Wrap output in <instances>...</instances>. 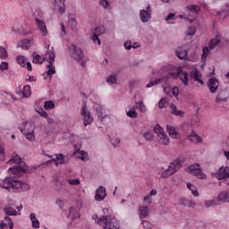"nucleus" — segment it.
Here are the masks:
<instances>
[{
    "label": "nucleus",
    "instance_id": "9",
    "mask_svg": "<svg viewBox=\"0 0 229 229\" xmlns=\"http://www.w3.org/2000/svg\"><path fill=\"white\" fill-rule=\"evenodd\" d=\"M140 17L141 22H148L151 19V5L148 4L146 9H142L140 12Z\"/></svg>",
    "mask_w": 229,
    "mask_h": 229
},
{
    "label": "nucleus",
    "instance_id": "64",
    "mask_svg": "<svg viewBox=\"0 0 229 229\" xmlns=\"http://www.w3.org/2000/svg\"><path fill=\"white\" fill-rule=\"evenodd\" d=\"M55 204L57 205V207L59 208H64V200L58 199V200H56Z\"/></svg>",
    "mask_w": 229,
    "mask_h": 229
},
{
    "label": "nucleus",
    "instance_id": "47",
    "mask_svg": "<svg viewBox=\"0 0 229 229\" xmlns=\"http://www.w3.org/2000/svg\"><path fill=\"white\" fill-rule=\"evenodd\" d=\"M16 62L19 64V65H21V67H25L26 66V60L24 59V56L22 55H19L16 58Z\"/></svg>",
    "mask_w": 229,
    "mask_h": 229
},
{
    "label": "nucleus",
    "instance_id": "42",
    "mask_svg": "<svg viewBox=\"0 0 229 229\" xmlns=\"http://www.w3.org/2000/svg\"><path fill=\"white\" fill-rule=\"evenodd\" d=\"M107 83H109V85H115V83H117V76L116 75H109L106 79Z\"/></svg>",
    "mask_w": 229,
    "mask_h": 229
},
{
    "label": "nucleus",
    "instance_id": "5",
    "mask_svg": "<svg viewBox=\"0 0 229 229\" xmlns=\"http://www.w3.org/2000/svg\"><path fill=\"white\" fill-rule=\"evenodd\" d=\"M187 173H190V174H192L193 176H196V178H199V180H207V174L201 171V168H199V164H194L190 165L186 169Z\"/></svg>",
    "mask_w": 229,
    "mask_h": 229
},
{
    "label": "nucleus",
    "instance_id": "57",
    "mask_svg": "<svg viewBox=\"0 0 229 229\" xmlns=\"http://www.w3.org/2000/svg\"><path fill=\"white\" fill-rule=\"evenodd\" d=\"M136 105L139 106L140 112H146V106H144V102L143 101L136 102Z\"/></svg>",
    "mask_w": 229,
    "mask_h": 229
},
{
    "label": "nucleus",
    "instance_id": "26",
    "mask_svg": "<svg viewBox=\"0 0 229 229\" xmlns=\"http://www.w3.org/2000/svg\"><path fill=\"white\" fill-rule=\"evenodd\" d=\"M188 139L191 140V142H193L194 144H199V142H203V139L199 137L196 132H192L188 136Z\"/></svg>",
    "mask_w": 229,
    "mask_h": 229
},
{
    "label": "nucleus",
    "instance_id": "46",
    "mask_svg": "<svg viewBox=\"0 0 229 229\" xmlns=\"http://www.w3.org/2000/svg\"><path fill=\"white\" fill-rule=\"evenodd\" d=\"M141 225L144 229H153L155 226V225H153V224H151V222H149L148 220H142Z\"/></svg>",
    "mask_w": 229,
    "mask_h": 229
},
{
    "label": "nucleus",
    "instance_id": "43",
    "mask_svg": "<svg viewBox=\"0 0 229 229\" xmlns=\"http://www.w3.org/2000/svg\"><path fill=\"white\" fill-rule=\"evenodd\" d=\"M44 108H45V110H53L55 108V103L51 100L45 101Z\"/></svg>",
    "mask_w": 229,
    "mask_h": 229
},
{
    "label": "nucleus",
    "instance_id": "34",
    "mask_svg": "<svg viewBox=\"0 0 229 229\" xmlns=\"http://www.w3.org/2000/svg\"><path fill=\"white\" fill-rule=\"evenodd\" d=\"M47 67L48 69L47 74L51 80V78H53V74H56V70L55 69V65H53V64H49L48 65H47Z\"/></svg>",
    "mask_w": 229,
    "mask_h": 229
},
{
    "label": "nucleus",
    "instance_id": "2",
    "mask_svg": "<svg viewBox=\"0 0 229 229\" xmlns=\"http://www.w3.org/2000/svg\"><path fill=\"white\" fill-rule=\"evenodd\" d=\"M8 164H17L13 167L9 168V174H14V176L21 177L26 171H28V165L25 162H21V158L17 153H13L12 158L8 161Z\"/></svg>",
    "mask_w": 229,
    "mask_h": 229
},
{
    "label": "nucleus",
    "instance_id": "4",
    "mask_svg": "<svg viewBox=\"0 0 229 229\" xmlns=\"http://www.w3.org/2000/svg\"><path fill=\"white\" fill-rule=\"evenodd\" d=\"M67 49L70 51L72 58H74L80 65L85 67V54H83V50L74 44L68 46Z\"/></svg>",
    "mask_w": 229,
    "mask_h": 229
},
{
    "label": "nucleus",
    "instance_id": "59",
    "mask_svg": "<svg viewBox=\"0 0 229 229\" xmlns=\"http://www.w3.org/2000/svg\"><path fill=\"white\" fill-rule=\"evenodd\" d=\"M8 69V62H2L0 64V70L1 71H7Z\"/></svg>",
    "mask_w": 229,
    "mask_h": 229
},
{
    "label": "nucleus",
    "instance_id": "29",
    "mask_svg": "<svg viewBox=\"0 0 229 229\" xmlns=\"http://www.w3.org/2000/svg\"><path fill=\"white\" fill-rule=\"evenodd\" d=\"M166 129L169 133V136L172 139H176L178 137V132L176 131V128H174V126L167 125Z\"/></svg>",
    "mask_w": 229,
    "mask_h": 229
},
{
    "label": "nucleus",
    "instance_id": "6",
    "mask_svg": "<svg viewBox=\"0 0 229 229\" xmlns=\"http://www.w3.org/2000/svg\"><path fill=\"white\" fill-rule=\"evenodd\" d=\"M81 115L83 117L84 126H89V124H92V121L94 118L90 114V111L87 108V102H83L81 109Z\"/></svg>",
    "mask_w": 229,
    "mask_h": 229
},
{
    "label": "nucleus",
    "instance_id": "21",
    "mask_svg": "<svg viewBox=\"0 0 229 229\" xmlns=\"http://www.w3.org/2000/svg\"><path fill=\"white\" fill-rule=\"evenodd\" d=\"M175 55L180 60H187V50L182 47H177Z\"/></svg>",
    "mask_w": 229,
    "mask_h": 229
},
{
    "label": "nucleus",
    "instance_id": "24",
    "mask_svg": "<svg viewBox=\"0 0 229 229\" xmlns=\"http://www.w3.org/2000/svg\"><path fill=\"white\" fill-rule=\"evenodd\" d=\"M139 211L140 212V219H146V217L149 216V208H148V206H140L139 208Z\"/></svg>",
    "mask_w": 229,
    "mask_h": 229
},
{
    "label": "nucleus",
    "instance_id": "37",
    "mask_svg": "<svg viewBox=\"0 0 229 229\" xmlns=\"http://www.w3.org/2000/svg\"><path fill=\"white\" fill-rule=\"evenodd\" d=\"M220 17H222L223 21L226 19V17H229V5L226 4L225 8L222 9L220 12Z\"/></svg>",
    "mask_w": 229,
    "mask_h": 229
},
{
    "label": "nucleus",
    "instance_id": "16",
    "mask_svg": "<svg viewBox=\"0 0 229 229\" xmlns=\"http://www.w3.org/2000/svg\"><path fill=\"white\" fill-rule=\"evenodd\" d=\"M170 114L172 115H175L176 117H183L185 115V112L179 110L178 106L174 104H170Z\"/></svg>",
    "mask_w": 229,
    "mask_h": 229
},
{
    "label": "nucleus",
    "instance_id": "20",
    "mask_svg": "<svg viewBox=\"0 0 229 229\" xmlns=\"http://www.w3.org/2000/svg\"><path fill=\"white\" fill-rule=\"evenodd\" d=\"M102 212H103V216H101L99 217V220H98V225H103V223L106 221V219H109L110 217L114 216V215H110L108 213V208H103Z\"/></svg>",
    "mask_w": 229,
    "mask_h": 229
},
{
    "label": "nucleus",
    "instance_id": "53",
    "mask_svg": "<svg viewBox=\"0 0 229 229\" xmlns=\"http://www.w3.org/2000/svg\"><path fill=\"white\" fill-rule=\"evenodd\" d=\"M143 137L146 140H153V133L151 131H146Z\"/></svg>",
    "mask_w": 229,
    "mask_h": 229
},
{
    "label": "nucleus",
    "instance_id": "52",
    "mask_svg": "<svg viewBox=\"0 0 229 229\" xmlns=\"http://www.w3.org/2000/svg\"><path fill=\"white\" fill-rule=\"evenodd\" d=\"M69 185H80L81 182L80 179H69L67 180Z\"/></svg>",
    "mask_w": 229,
    "mask_h": 229
},
{
    "label": "nucleus",
    "instance_id": "36",
    "mask_svg": "<svg viewBox=\"0 0 229 229\" xmlns=\"http://www.w3.org/2000/svg\"><path fill=\"white\" fill-rule=\"evenodd\" d=\"M22 96L23 98H30L31 96V86L26 85L23 87Z\"/></svg>",
    "mask_w": 229,
    "mask_h": 229
},
{
    "label": "nucleus",
    "instance_id": "22",
    "mask_svg": "<svg viewBox=\"0 0 229 229\" xmlns=\"http://www.w3.org/2000/svg\"><path fill=\"white\" fill-rule=\"evenodd\" d=\"M191 78L194 80V81H197V83L203 85V80L200 79L201 74L198 69H195L191 72Z\"/></svg>",
    "mask_w": 229,
    "mask_h": 229
},
{
    "label": "nucleus",
    "instance_id": "62",
    "mask_svg": "<svg viewBox=\"0 0 229 229\" xmlns=\"http://www.w3.org/2000/svg\"><path fill=\"white\" fill-rule=\"evenodd\" d=\"M61 30H62V33L60 34V37L64 38V37L67 35V32L65 31V25H64V23L61 24Z\"/></svg>",
    "mask_w": 229,
    "mask_h": 229
},
{
    "label": "nucleus",
    "instance_id": "54",
    "mask_svg": "<svg viewBox=\"0 0 229 229\" xmlns=\"http://www.w3.org/2000/svg\"><path fill=\"white\" fill-rule=\"evenodd\" d=\"M160 82V79H157L155 81H150L147 84V89H151V87H155V85H158Z\"/></svg>",
    "mask_w": 229,
    "mask_h": 229
},
{
    "label": "nucleus",
    "instance_id": "48",
    "mask_svg": "<svg viewBox=\"0 0 229 229\" xmlns=\"http://www.w3.org/2000/svg\"><path fill=\"white\" fill-rule=\"evenodd\" d=\"M91 39L93 42H98V46H101V40L99 39V35L91 33Z\"/></svg>",
    "mask_w": 229,
    "mask_h": 229
},
{
    "label": "nucleus",
    "instance_id": "30",
    "mask_svg": "<svg viewBox=\"0 0 229 229\" xmlns=\"http://www.w3.org/2000/svg\"><path fill=\"white\" fill-rule=\"evenodd\" d=\"M30 221L32 223V228H40V222L37 219L35 213H31L30 215Z\"/></svg>",
    "mask_w": 229,
    "mask_h": 229
},
{
    "label": "nucleus",
    "instance_id": "31",
    "mask_svg": "<svg viewBox=\"0 0 229 229\" xmlns=\"http://www.w3.org/2000/svg\"><path fill=\"white\" fill-rule=\"evenodd\" d=\"M32 56H33V60H32L33 64H44V62H46V57H42V55L38 54H37L36 55L35 54H33Z\"/></svg>",
    "mask_w": 229,
    "mask_h": 229
},
{
    "label": "nucleus",
    "instance_id": "23",
    "mask_svg": "<svg viewBox=\"0 0 229 229\" xmlns=\"http://www.w3.org/2000/svg\"><path fill=\"white\" fill-rule=\"evenodd\" d=\"M94 110H96L98 115V119L99 121H101V123H103V119H106V115H103V107H101L99 106V104L95 103L93 106Z\"/></svg>",
    "mask_w": 229,
    "mask_h": 229
},
{
    "label": "nucleus",
    "instance_id": "12",
    "mask_svg": "<svg viewBox=\"0 0 229 229\" xmlns=\"http://www.w3.org/2000/svg\"><path fill=\"white\" fill-rule=\"evenodd\" d=\"M106 198V188L105 186H99L95 192V200L103 201Z\"/></svg>",
    "mask_w": 229,
    "mask_h": 229
},
{
    "label": "nucleus",
    "instance_id": "35",
    "mask_svg": "<svg viewBox=\"0 0 229 229\" xmlns=\"http://www.w3.org/2000/svg\"><path fill=\"white\" fill-rule=\"evenodd\" d=\"M187 187L191 191V194L195 196V198H198V196H199V193L198 192V188H196V186H194L192 183L188 182Z\"/></svg>",
    "mask_w": 229,
    "mask_h": 229
},
{
    "label": "nucleus",
    "instance_id": "41",
    "mask_svg": "<svg viewBox=\"0 0 229 229\" xmlns=\"http://www.w3.org/2000/svg\"><path fill=\"white\" fill-rule=\"evenodd\" d=\"M19 47H21V49H28V46H30V40L28 39H22L20 41L17 45Z\"/></svg>",
    "mask_w": 229,
    "mask_h": 229
},
{
    "label": "nucleus",
    "instance_id": "44",
    "mask_svg": "<svg viewBox=\"0 0 229 229\" xmlns=\"http://www.w3.org/2000/svg\"><path fill=\"white\" fill-rule=\"evenodd\" d=\"M91 33H95V35H103L105 33V29L103 27H96L91 30Z\"/></svg>",
    "mask_w": 229,
    "mask_h": 229
},
{
    "label": "nucleus",
    "instance_id": "28",
    "mask_svg": "<svg viewBox=\"0 0 229 229\" xmlns=\"http://www.w3.org/2000/svg\"><path fill=\"white\" fill-rule=\"evenodd\" d=\"M53 162H55V165L57 166L62 164H65L64 154H55V158H53Z\"/></svg>",
    "mask_w": 229,
    "mask_h": 229
},
{
    "label": "nucleus",
    "instance_id": "58",
    "mask_svg": "<svg viewBox=\"0 0 229 229\" xmlns=\"http://www.w3.org/2000/svg\"><path fill=\"white\" fill-rule=\"evenodd\" d=\"M85 157H87V152H85L83 150L80 151L78 158H80V160L85 161L86 160Z\"/></svg>",
    "mask_w": 229,
    "mask_h": 229
},
{
    "label": "nucleus",
    "instance_id": "63",
    "mask_svg": "<svg viewBox=\"0 0 229 229\" xmlns=\"http://www.w3.org/2000/svg\"><path fill=\"white\" fill-rule=\"evenodd\" d=\"M180 90L178 89V88L174 87L172 89V94L173 96H174V98H178L179 92Z\"/></svg>",
    "mask_w": 229,
    "mask_h": 229
},
{
    "label": "nucleus",
    "instance_id": "32",
    "mask_svg": "<svg viewBox=\"0 0 229 229\" xmlns=\"http://www.w3.org/2000/svg\"><path fill=\"white\" fill-rule=\"evenodd\" d=\"M186 10H188V12H192V13H196L197 15L198 13H199V12H201V8H199V6L196 4H189L186 7Z\"/></svg>",
    "mask_w": 229,
    "mask_h": 229
},
{
    "label": "nucleus",
    "instance_id": "39",
    "mask_svg": "<svg viewBox=\"0 0 229 229\" xmlns=\"http://www.w3.org/2000/svg\"><path fill=\"white\" fill-rule=\"evenodd\" d=\"M52 50L49 52V51H47V55H48V60L47 62L49 64H53L55 62V48L52 47L51 48Z\"/></svg>",
    "mask_w": 229,
    "mask_h": 229
},
{
    "label": "nucleus",
    "instance_id": "60",
    "mask_svg": "<svg viewBox=\"0 0 229 229\" xmlns=\"http://www.w3.org/2000/svg\"><path fill=\"white\" fill-rule=\"evenodd\" d=\"M159 108H165V98H162L158 102Z\"/></svg>",
    "mask_w": 229,
    "mask_h": 229
},
{
    "label": "nucleus",
    "instance_id": "1",
    "mask_svg": "<svg viewBox=\"0 0 229 229\" xmlns=\"http://www.w3.org/2000/svg\"><path fill=\"white\" fill-rule=\"evenodd\" d=\"M0 187L1 189H5L8 192L16 193L26 192L30 189V184L15 180L13 177H5L4 180L0 182Z\"/></svg>",
    "mask_w": 229,
    "mask_h": 229
},
{
    "label": "nucleus",
    "instance_id": "40",
    "mask_svg": "<svg viewBox=\"0 0 229 229\" xmlns=\"http://www.w3.org/2000/svg\"><path fill=\"white\" fill-rule=\"evenodd\" d=\"M204 207H206V208H210L212 207H217V200H216V199L206 200L204 203Z\"/></svg>",
    "mask_w": 229,
    "mask_h": 229
},
{
    "label": "nucleus",
    "instance_id": "3",
    "mask_svg": "<svg viewBox=\"0 0 229 229\" xmlns=\"http://www.w3.org/2000/svg\"><path fill=\"white\" fill-rule=\"evenodd\" d=\"M185 162V158L183 157H179L175 160L170 163L168 168L161 173V176L163 178H169V176H173L175 173H178L180 169H182V165Z\"/></svg>",
    "mask_w": 229,
    "mask_h": 229
},
{
    "label": "nucleus",
    "instance_id": "45",
    "mask_svg": "<svg viewBox=\"0 0 229 229\" xmlns=\"http://www.w3.org/2000/svg\"><path fill=\"white\" fill-rule=\"evenodd\" d=\"M220 42H221V40L218 39V38L211 39L210 42H209L210 49H216V47H217V44H219Z\"/></svg>",
    "mask_w": 229,
    "mask_h": 229
},
{
    "label": "nucleus",
    "instance_id": "19",
    "mask_svg": "<svg viewBox=\"0 0 229 229\" xmlns=\"http://www.w3.org/2000/svg\"><path fill=\"white\" fill-rule=\"evenodd\" d=\"M179 203L180 205H182V207H187L188 208H192V207H196V202L187 198H181Z\"/></svg>",
    "mask_w": 229,
    "mask_h": 229
},
{
    "label": "nucleus",
    "instance_id": "55",
    "mask_svg": "<svg viewBox=\"0 0 229 229\" xmlns=\"http://www.w3.org/2000/svg\"><path fill=\"white\" fill-rule=\"evenodd\" d=\"M36 112L38 114H40L41 117H44L46 119V117H47V112H46L44 109L42 108H39V109H37Z\"/></svg>",
    "mask_w": 229,
    "mask_h": 229
},
{
    "label": "nucleus",
    "instance_id": "61",
    "mask_svg": "<svg viewBox=\"0 0 229 229\" xmlns=\"http://www.w3.org/2000/svg\"><path fill=\"white\" fill-rule=\"evenodd\" d=\"M208 55H210V49L208 47H203V54L202 56H208Z\"/></svg>",
    "mask_w": 229,
    "mask_h": 229
},
{
    "label": "nucleus",
    "instance_id": "49",
    "mask_svg": "<svg viewBox=\"0 0 229 229\" xmlns=\"http://www.w3.org/2000/svg\"><path fill=\"white\" fill-rule=\"evenodd\" d=\"M127 115L129 117H131V119H137L139 114L137 113V111L135 110H130L128 113H127Z\"/></svg>",
    "mask_w": 229,
    "mask_h": 229
},
{
    "label": "nucleus",
    "instance_id": "50",
    "mask_svg": "<svg viewBox=\"0 0 229 229\" xmlns=\"http://www.w3.org/2000/svg\"><path fill=\"white\" fill-rule=\"evenodd\" d=\"M100 6L104 8V10H106L108 6H110V1L109 0H101L99 3Z\"/></svg>",
    "mask_w": 229,
    "mask_h": 229
},
{
    "label": "nucleus",
    "instance_id": "25",
    "mask_svg": "<svg viewBox=\"0 0 229 229\" xmlns=\"http://www.w3.org/2000/svg\"><path fill=\"white\" fill-rule=\"evenodd\" d=\"M217 201L220 203H229V192L224 191L217 196Z\"/></svg>",
    "mask_w": 229,
    "mask_h": 229
},
{
    "label": "nucleus",
    "instance_id": "8",
    "mask_svg": "<svg viewBox=\"0 0 229 229\" xmlns=\"http://www.w3.org/2000/svg\"><path fill=\"white\" fill-rule=\"evenodd\" d=\"M103 228L104 229H119V222H117V218L115 216H109L106 220H104Z\"/></svg>",
    "mask_w": 229,
    "mask_h": 229
},
{
    "label": "nucleus",
    "instance_id": "18",
    "mask_svg": "<svg viewBox=\"0 0 229 229\" xmlns=\"http://www.w3.org/2000/svg\"><path fill=\"white\" fill-rule=\"evenodd\" d=\"M54 6L57 8L61 15L65 13V0H55Z\"/></svg>",
    "mask_w": 229,
    "mask_h": 229
},
{
    "label": "nucleus",
    "instance_id": "27",
    "mask_svg": "<svg viewBox=\"0 0 229 229\" xmlns=\"http://www.w3.org/2000/svg\"><path fill=\"white\" fill-rule=\"evenodd\" d=\"M3 210L6 216H17V210L12 208V206H4Z\"/></svg>",
    "mask_w": 229,
    "mask_h": 229
},
{
    "label": "nucleus",
    "instance_id": "13",
    "mask_svg": "<svg viewBox=\"0 0 229 229\" xmlns=\"http://www.w3.org/2000/svg\"><path fill=\"white\" fill-rule=\"evenodd\" d=\"M35 21L42 37H47V27L46 26V22L38 18H36Z\"/></svg>",
    "mask_w": 229,
    "mask_h": 229
},
{
    "label": "nucleus",
    "instance_id": "56",
    "mask_svg": "<svg viewBox=\"0 0 229 229\" xmlns=\"http://www.w3.org/2000/svg\"><path fill=\"white\" fill-rule=\"evenodd\" d=\"M195 33H196V27H189L188 28L187 35L189 37H192V35H194Z\"/></svg>",
    "mask_w": 229,
    "mask_h": 229
},
{
    "label": "nucleus",
    "instance_id": "7",
    "mask_svg": "<svg viewBox=\"0 0 229 229\" xmlns=\"http://www.w3.org/2000/svg\"><path fill=\"white\" fill-rule=\"evenodd\" d=\"M154 131L157 133L158 140L161 142V144H164V146H167L169 144V136L165 134L164 129L159 124H157L154 127Z\"/></svg>",
    "mask_w": 229,
    "mask_h": 229
},
{
    "label": "nucleus",
    "instance_id": "51",
    "mask_svg": "<svg viewBox=\"0 0 229 229\" xmlns=\"http://www.w3.org/2000/svg\"><path fill=\"white\" fill-rule=\"evenodd\" d=\"M120 143H121V139L119 138L111 139V144L114 146V148H117V146H119Z\"/></svg>",
    "mask_w": 229,
    "mask_h": 229
},
{
    "label": "nucleus",
    "instance_id": "14",
    "mask_svg": "<svg viewBox=\"0 0 229 229\" xmlns=\"http://www.w3.org/2000/svg\"><path fill=\"white\" fill-rule=\"evenodd\" d=\"M180 80L185 87H189V74L181 68L177 72L176 80Z\"/></svg>",
    "mask_w": 229,
    "mask_h": 229
},
{
    "label": "nucleus",
    "instance_id": "11",
    "mask_svg": "<svg viewBox=\"0 0 229 229\" xmlns=\"http://www.w3.org/2000/svg\"><path fill=\"white\" fill-rule=\"evenodd\" d=\"M208 87L211 94H216V92H217V89H219V81H217L216 77L210 78L208 81Z\"/></svg>",
    "mask_w": 229,
    "mask_h": 229
},
{
    "label": "nucleus",
    "instance_id": "15",
    "mask_svg": "<svg viewBox=\"0 0 229 229\" xmlns=\"http://www.w3.org/2000/svg\"><path fill=\"white\" fill-rule=\"evenodd\" d=\"M226 99H228V91L222 89L216 98V105H221L222 103H226Z\"/></svg>",
    "mask_w": 229,
    "mask_h": 229
},
{
    "label": "nucleus",
    "instance_id": "17",
    "mask_svg": "<svg viewBox=\"0 0 229 229\" xmlns=\"http://www.w3.org/2000/svg\"><path fill=\"white\" fill-rule=\"evenodd\" d=\"M181 69H182L181 66L169 65L167 67V72H168L169 76H171L173 78V80H176V76H177L178 72H180Z\"/></svg>",
    "mask_w": 229,
    "mask_h": 229
},
{
    "label": "nucleus",
    "instance_id": "33",
    "mask_svg": "<svg viewBox=\"0 0 229 229\" xmlns=\"http://www.w3.org/2000/svg\"><path fill=\"white\" fill-rule=\"evenodd\" d=\"M21 133H23V135H25L26 139L28 140H30V142H33V140H35V133L33 131L27 132L26 130H24V129H21Z\"/></svg>",
    "mask_w": 229,
    "mask_h": 229
},
{
    "label": "nucleus",
    "instance_id": "38",
    "mask_svg": "<svg viewBox=\"0 0 229 229\" xmlns=\"http://www.w3.org/2000/svg\"><path fill=\"white\" fill-rule=\"evenodd\" d=\"M6 58H8V51L4 47L0 46V59L6 60Z\"/></svg>",
    "mask_w": 229,
    "mask_h": 229
},
{
    "label": "nucleus",
    "instance_id": "10",
    "mask_svg": "<svg viewBox=\"0 0 229 229\" xmlns=\"http://www.w3.org/2000/svg\"><path fill=\"white\" fill-rule=\"evenodd\" d=\"M217 180H225V182H228L229 180V167L228 166H222L218 169L216 174Z\"/></svg>",
    "mask_w": 229,
    "mask_h": 229
}]
</instances>
